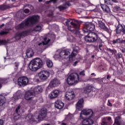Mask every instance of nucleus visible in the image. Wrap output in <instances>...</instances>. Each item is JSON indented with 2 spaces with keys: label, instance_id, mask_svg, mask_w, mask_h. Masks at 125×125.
Here are the masks:
<instances>
[{
  "label": "nucleus",
  "instance_id": "obj_37",
  "mask_svg": "<svg viewBox=\"0 0 125 125\" xmlns=\"http://www.w3.org/2000/svg\"><path fill=\"white\" fill-rule=\"evenodd\" d=\"M21 37H22L21 33H20V32H18L15 36V39H16V40H20V39H21Z\"/></svg>",
  "mask_w": 125,
  "mask_h": 125
},
{
  "label": "nucleus",
  "instance_id": "obj_56",
  "mask_svg": "<svg viewBox=\"0 0 125 125\" xmlns=\"http://www.w3.org/2000/svg\"><path fill=\"white\" fill-rule=\"evenodd\" d=\"M57 0H51L49 1V2H51V1H52L53 2V3H56V1Z\"/></svg>",
  "mask_w": 125,
  "mask_h": 125
},
{
  "label": "nucleus",
  "instance_id": "obj_18",
  "mask_svg": "<svg viewBox=\"0 0 125 125\" xmlns=\"http://www.w3.org/2000/svg\"><path fill=\"white\" fill-rule=\"evenodd\" d=\"M111 122H112V117H106L103 119L102 125H110Z\"/></svg>",
  "mask_w": 125,
  "mask_h": 125
},
{
  "label": "nucleus",
  "instance_id": "obj_52",
  "mask_svg": "<svg viewBox=\"0 0 125 125\" xmlns=\"http://www.w3.org/2000/svg\"><path fill=\"white\" fill-rule=\"evenodd\" d=\"M107 105H108V106H109L110 107H112L113 106V105L112 104L111 102H110V101L109 100H108Z\"/></svg>",
  "mask_w": 125,
  "mask_h": 125
},
{
  "label": "nucleus",
  "instance_id": "obj_60",
  "mask_svg": "<svg viewBox=\"0 0 125 125\" xmlns=\"http://www.w3.org/2000/svg\"><path fill=\"white\" fill-rule=\"evenodd\" d=\"M4 26V24L3 23L1 25H0V28H2V27H3Z\"/></svg>",
  "mask_w": 125,
  "mask_h": 125
},
{
  "label": "nucleus",
  "instance_id": "obj_9",
  "mask_svg": "<svg viewBox=\"0 0 125 125\" xmlns=\"http://www.w3.org/2000/svg\"><path fill=\"white\" fill-rule=\"evenodd\" d=\"M29 83V79L26 76L20 77L18 79V85L26 86Z\"/></svg>",
  "mask_w": 125,
  "mask_h": 125
},
{
  "label": "nucleus",
  "instance_id": "obj_49",
  "mask_svg": "<svg viewBox=\"0 0 125 125\" xmlns=\"http://www.w3.org/2000/svg\"><path fill=\"white\" fill-rule=\"evenodd\" d=\"M80 76H85V74H84V70H83L79 73Z\"/></svg>",
  "mask_w": 125,
  "mask_h": 125
},
{
  "label": "nucleus",
  "instance_id": "obj_34",
  "mask_svg": "<svg viewBox=\"0 0 125 125\" xmlns=\"http://www.w3.org/2000/svg\"><path fill=\"white\" fill-rule=\"evenodd\" d=\"M20 110H21V106L19 105L16 108V113L14 115H20Z\"/></svg>",
  "mask_w": 125,
  "mask_h": 125
},
{
  "label": "nucleus",
  "instance_id": "obj_46",
  "mask_svg": "<svg viewBox=\"0 0 125 125\" xmlns=\"http://www.w3.org/2000/svg\"><path fill=\"white\" fill-rule=\"evenodd\" d=\"M6 43V41L5 40H0V45H2Z\"/></svg>",
  "mask_w": 125,
  "mask_h": 125
},
{
  "label": "nucleus",
  "instance_id": "obj_20",
  "mask_svg": "<svg viewBox=\"0 0 125 125\" xmlns=\"http://www.w3.org/2000/svg\"><path fill=\"white\" fill-rule=\"evenodd\" d=\"M83 125H93V120L90 118H86L85 119H83L82 121Z\"/></svg>",
  "mask_w": 125,
  "mask_h": 125
},
{
  "label": "nucleus",
  "instance_id": "obj_8",
  "mask_svg": "<svg viewBox=\"0 0 125 125\" xmlns=\"http://www.w3.org/2000/svg\"><path fill=\"white\" fill-rule=\"evenodd\" d=\"M38 78L41 82H45L49 78V71L47 70H42L38 74Z\"/></svg>",
  "mask_w": 125,
  "mask_h": 125
},
{
  "label": "nucleus",
  "instance_id": "obj_58",
  "mask_svg": "<svg viewBox=\"0 0 125 125\" xmlns=\"http://www.w3.org/2000/svg\"><path fill=\"white\" fill-rule=\"evenodd\" d=\"M106 79H107V80H110V79H111V76L107 75L106 77Z\"/></svg>",
  "mask_w": 125,
  "mask_h": 125
},
{
  "label": "nucleus",
  "instance_id": "obj_23",
  "mask_svg": "<svg viewBox=\"0 0 125 125\" xmlns=\"http://www.w3.org/2000/svg\"><path fill=\"white\" fill-rule=\"evenodd\" d=\"M98 25L99 27H100L101 29H102L103 30H104V31H106V32H109V29L106 27V25H105V23L102 22V21H99Z\"/></svg>",
  "mask_w": 125,
  "mask_h": 125
},
{
  "label": "nucleus",
  "instance_id": "obj_61",
  "mask_svg": "<svg viewBox=\"0 0 125 125\" xmlns=\"http://www.w3.org/2000/svg\"><path fill=\"white\" fill-rule=\"evenodd\" d=\"M122 1L123 4L125 3V0H122Z\"/></svg>",
  "mask_w": 125,
  "mask_h": 125
},
{
  "label": "nucleus",
  "instance_id": "obj_33",
  "mask_svg": "<svg viewBox=\"0 0 125 125\" xmlns=\"http://www.w3.org/2000/svg\"><path fill=\"white\" fill-rule=\"evenodd\" d=\"M42 26L41 25H37L33 28V31L34 32H41L42 31Z\"/></svg>",
  "mask_w": 125,
  "mask_h": 125
},
{
  "label": "nucleus",
  "instance_id": "obj_16",
  "mask_svg": "<svg viewBox=\"0 0 125 125\" xmlns=\"http://www.w3.org/2000/svg\"><path fill=\"white\" fill-rule=\"evenodd\" d=\"M60 93V91L59 90H54L52 91L50 94L49 95V97L51 99H54V98H57L59 96Z\"/></svg>",
  "mask_w": 125,
  "mask_h": 125
},
{
  "label": "nucleus",
  "instance_id": "obj_27",
  "mask_svg": "<svg viewBox=\"0 0 125 125\" xmlns=\"http://www.w3.org/2000/svg\"><path fill=\"white\" fill-rule=\"evenodd\" d=\"M123 25L119 24L116 28V34H121L123 31Z\"/></svg>",
  "mask_w": 125,
  "mask_h": 125
},
{
  "label": "nucleus",
  "instance_id": "obj_7",
  "mask_svg": "<svg viewBox=\"0 0 125 125\" xmlns=\"http://www.w3.org/2000/svg\"><path fill=\"white\" fill-rule=\"evenodd\" d=\"M80 81V77L78 73H73L70 74L67 79L66 82L69 85H73L74 83H78Z\"/></svg>",
  "mask_w": 125,
  "mask_h": 125
},
{
  "label": "nucleus",
  "instance_id": "obj_59",
  "mask_svg": "<svg viewBox=\"0 0 125 125\" xmlns=\"http://www.w3.org/2000/svg\"><path fill=\"white\" fill-rule=\"evenodd\" d=\"M121 51L122 52H123V53H125V48H123V49H121Z\"/></svg>",
  "mask_w": 125,
  "mask_h": 125
},
{
  "label": "nucleus",
  "instance_id": "obj_32",
  "mask_svg": "<svg viewBox=\"0 0 125 125\" xmlns=\"http://www.w3.org/2000/svg\"><path fill=\"white\" fill-rule=\"evenodd\" d=\"M10 8L9 6L5 4H3L0 5V10H6V9H8Z\"/></svg>",
  "mask_w": 125,
  "mask_h": 125
},
{
  "label": "nucleus",
  "instance_id": "obj_5",
  "mask_svg": "<svg viewBox=\"0 0 125 125\" xmlns=\"http://www.w3.org/2000/svg\"><path fill=\"white\" fill-rule=\"evenodd\" d=\"M43 65H44V62H42V60L40 58H36L30 62L28 67L31 71L36 72L39 69L42 68Z\"/></svg>",
  "mask_w": 125,
  "mask_h": 125
},
{
  "label": "nucleus",
  "instance_id": "obj_4",
  "mask_svg": "<svg viewBox=\"0 0 125 125\" xmlns=\"http://www.w3.org/2000/svg\"><path fill=\"white\" fill-rule=\"evenodd\" d=\"M65 24L67 26L69 31H72V30L71 28V25H70V24H71L72 27L74 28V30H76V31L75 32V35L76 37H77V38H79V39H82L83 35H82L81 34V32L79 31V30L80 29V23H79L78 21H72L71 19L66 20Z\"/></svg>",
  "mask_w": 125,
  "mask_h": 125
},
{
  "label": "nucleus",
  "instance_id": "obj_45",
  "mask_svg": "<svg viewBox=\"0 0 125 125\" xmlns=\"http://www.w3.org/2000/svg\"><path fill=\"white\" fill-rule=\"evenodd\" d=\"M19 118H20V114L17 115H14V119L15 120V121L19 120Z\"/></svg>",
  "mask_w": 125,
  "mask_h": 125
},
{
  "label": "nucleus",
  "instance_id": "obj_55",
  "mask_svg": "<svg viewBox=\"0 0 125 125\" xmlns=\"http://www.w3.org/2000/svg\"><path fill=\"white\" fill-rule=\"evenodd\" d=\"M112 0V1L113 2H115V3H118V2H119V1H118V0Z\"/></svg>",
  "mask_w": 125,
  "mask_h": 125
},
{
  "label": "nucleus",
  "instance_id": "obj_11",
  "mask_svg": "<svg viewBox=\"0 0 125 125\" xmlns=\"http://www.w3.org/2000/svg\"><path fill=\"white\" fill-rule=\"evenodd\" d=\"M82 114L84 116H88L89 118H92L94 113L92 109L86 108L82 111Z\"/></svg>",
  "mask_w": 125,
  "mask_h": 125
},
{
  "label": "nucleus",
  "instance_id": "obj_6",
  "mask_svg": "<svg viewBox=\"0 0 125 125\" xmlns=\"http://www.w3.org/2000/svg\"><path fill=\"white\" fill-rule=\"evenodd\" d=\"M45 117H46V109L42 108L37 116H33L32 114H28L26 117V119L28 122H36V119L40 121L44 119Z\"/></svg>",
  "mask_w": 125,
  "mask_h": 125
},
{
  "label": "nucleus",
  "instance_id": "obj_19",
  "mask_svg": "<svg viewBox=\"0 0 125 125\" xmlns=\"http://www.w3.org/2000/svg\"><path fill=\"white\" fill-rule=\"evenodd\" d=\"M55 108H57V109L61 110V109H63V107H64V103L60 100H57L55 103Z\"/></svg>",
  "mask_w": 125,
  "mask_h": 125
},
{
  "label": "nucleus",
  "instance_id": "obj_64",
  "mask_svg": "<svg viewBox=\"0 0 125 125\" xmlns=\"http://www.w3.org/2000/svg\"><path fill=\"white\" fill-rule=\"evenodd\" d=\"M92 58H94V55L92 56Z\"/></svg>",
  "mask_w": 125,
  "mask_h": 125
},
{
  "label": "nucleus",
  "instance_id": "obj_28",
  "mask_svg": "<svg viewBox=\"0 0 125 125\" xmlns=\"http://www.w3.org/2000/svg\"><path fill=\"white\" fill-rule=\"evenodd\" d=\"M124 42L125 40H123L121 38H118L116 40H113L112 42L114 44H115V43H124Z\"/></svg>",
  "mask_w": 125,
  "mask_h": 125
},
{
  "label": "nucleus",
  "instance_id": "obj_1",
  "mask_svg": "<svg viewBox=\"0 0 125 125\" xmlns=\"http://www.w3.org/2000/svg\"><path fill=\"white\" fill-rule=\"evenodd\" d=\"M40 16L38 15H33L26 18V20L22 21L21 23L18 24L16 29L17 30H26L29 27H33L36 23L39 22Z\"/></svg>",
  "mask_w": 125,
  "mask_h": 125
},
{
  "label": "nucleus",
  "instance_id": "obj_54",
  "mask_svg": "<svg viewBox=\"0 0 125 125\" xmlns=\"http://www.w3.org/2000/svg\"><path fill=\"white\" fill-rule=\"evenodd\" d=\"M78 63H79V62L76 61V62H75L73 64V65L74 66H77V64H78Z\"/></svg>",
  "mask_w": 125,
  "mask_h": 125
},
{
  "label": "nucleus",
  "instance_id": "obj_44",
  "mask_svg": "<svg viewBox=\"0 0 125 125\" xmlns=\"http://www.w3.org/2000/svg\"><path fill=\"white\" fill-rule=\"evenodd\" d=\"M22 11L26 14H29V13H30V10L29 9H25L23 10Z\"/></svg>",
  "mask_w": 125,
  "mask_h": 125
},
{
  "label": "nucleus",
  "instance_id": "obj_22",
  "mask_svg": "<svg viewBox=\"0 0 125 125\" xmlns=\"http://www.w3.org/2000/svg\"><path fill=\"white\" fill-rule=\"evenodd\" d=\"M46 40L47 39L45 38L44 42H40L38 43V46H39V47H40L41 49H42L44 47V45H46V44H48V42H50V39H48L47 41Z\"/></svg>",
  "mask_w": 125,
  "mask_h": 125
},
{
  "label": "nucleus",
  "instance_id": "obj_24",
  "mask_svg": "<svg viewBox=\"0 0 125 125\" xmlns=\"http://www.w3.org/2000/svg\"><path fill=\"white\" fill-rule=\"evenodd\" d=\"M26 54L27 58H31L34 56V51L32 48H28L26 50Z\"/></svg>",
  "mask_w": 125,
  "mask_h": 125
},
{
  "label": "nucleus",
  "instance_id": "obj_36",
  "mask_svg": "<svg viewBox=\"0 0 125 125\" xmlns=\"http://www.w3.org/2000/svg\"><path fill=\"white\" fill-rule=\"evenodd\" d=\"M58 8L61 11H64L65 9H66L67 6H66V5H62L59 6Z\"/></svg>",
  "mask_w": 125,
  "mask_h": 125
},
{
  "label": "nucleus",
  "instance_id": "obj_14",
  "mask_svg": "<svg viewBox=\"0 0 125 125\" xmlns=\"http://www.w3.org/2000/svg\"><path fill=\"white\" fill-rule=\"evenodd\" d=\"M61 82L59 80L57 79H53L49 83V86L50 87H56L60 84Z\"/></svg>",
  "mask_w": 125,
  "mask_h": 125
},
{
  "label": "nucleus",
  "instance_id": "obj_57",
  "mask_svg": "<svg viewBox=\"0 0 125 125\" xmlns=\"http://www.w3.org/2000/svg\"><path fill=\"white\" fill-rule=\"evenodd\" d=\"M122 33H123V34H125V27H124V26L122 28Z\"/></svg>",
  "mask_w": 125,
  "mask_h": 125
},
{
  "label": "nucleus",
  "instance_id": "obj_30",
  "mask_svg": "<svg viewBox=\"0 0 125 125\" xmlns=\"http://www.w3.org/2000/svg\"><path fill=\"white\" fill-rule=\"evenodd\" d=\"M46 63L48 68H51V67L53 66V63L52 62V61L49 59L46 60Z\"/></svg>",
  "mask_w": 125,
  "mask_h": 125
},
{
  "label": "nucleus",
  "instance_id": "obj_53",
  "mask_svg": "<svg viewBox=\"0 0 125 125\" xmlns=\"http://www.w3.org/2000/svg\"><path fill=\"white\" fill-rule=\"evenodd\" d=\"M83 113H82V111L80 113V118L82 120H83Z\"/></svg>",
  "mask_w": 125,
  "mask_h": 125
},
{
  "label": "nucleus",
  "instance_id": "obj_17",
  "mask_svg": "<svg viewBox=\"0 0 125 125\" xmlns=\"http://www.w3.org/2000/svg\"><path fill=\"white\" fill-rule=\"evenodd\" d=\"M113 125H125V122L122 121V118L119 116L115 118V122Z\"/></svg>",
  "mask_w": 125,
  "mask_h": 125
},
{
  "label": "nucleus",
  "instance_id": "obj_25",
  "mask_svg": "<svg viewBox=\"0 0 125 125\" xmlns=\"http://www.w3.org/2000/svg\"><path fill=\"white\" fill-rule=\"evenodd\" d=\"M101 7L102 8L103 11L105 12L106 13H109L110 10L109 6L106 5V4H101Z\"/></svg>",
  "mask_w": 125,
  "mask_h": 125
},
{
  "label": "nucleus",
  "instance_id": "obj_10",
  "mask_svg": "<svg viewBox=\"0 0 125 125\" xmlns=\"http://www.w3.org/2000/svg\"><path fill=\"white\" fill-rule=\"evenodd\" d=\"M94 30H95V25L94 24L87 22L85 24L83 31L84 33H88L89 32H92V31H94Z\"/></svg>",
  "mask_w": 125,
  "mask_h": 125
},
{
  "label": "nucleus",
  "instance_id": "obj_43",
  "mask_svg": "<svg viewBox=\"0 0 125 125\" xmlns=\"http://www.w3.org/2000/svg\"><path fill=\"white\" fill-rule=\"evenodd\" d=\"M106 51H108V52H110L112 54H114L115 53V50L111 49L110 48H107Z\"/></svg>",
  "mask_w": 125,
  "mask_h": 125
},
{
  "label": "nucleus",
  "instance_id": "obj_3",
  "mask_svg": "<svg viewBox=\"0 0 125 125\" xmlns=\"http://www.w3.org/2000/svg\"><path fill=\"white\" fill-rule=\"evenodd\" d=\"M81 49L79 46H75L73 47V51L71 53L68 49L62 50L60 53V57L62 59H66V56L69 57V61H73V57H76ZM71 54V55H70Z\"/></svg>",
  "mask_w": 125,
  "mask_h": 125
},
{
  "label": "nucleus",
  "instance_id": "obj_48",
  "mask_svg": "<svg viewBox=\"0 0 125 125\" xmlns=\"http://www.w3.org/2000/svg\"><path fill=\"white\" fill-rule=\"evenodd\" d=\"M117 57L118 59H120V58H122V57H123V54H122V53H118L117 54Z\"/></svg>",
  "mask_w": 125,
  "mask_h": 125
},
{
  "label": "nucleus",
  "instance_id": "obj_2",
  "mask_svg": "<svg viewBox=\"0 0 125 125\" xmlns=\"http://www.w3.org/2000/svg\"><path fill=\"white\" fill-rule=\"evenodd\" d=\"M85 42H96L99 44V48L100 50H102L103 43L104 42L98 37V35L95 32H89L87 36L84 37Z\"/></svg>",
  "mask_w": 125,
  "mask_h": 125
},
{
  "label": "nucleus",
  "instance_id": "obj_51",
  "mask_svg": "<svg viewBox=\"0 0 125 125\" xmlns=\"http://www.w3.org/2000/svg\"><path fill=\"white\" fill-rule=\"evenodd\" d=\"M4 125V121L2 119H0V125Z\"/></svg>",
  "mask_w": 125,
  "mask_h": 125
},
{
  "label": "nucleus",
  "instance_id": "obj_39",
  "mask_svg": "<svg viewBox=\"0 0 125 125\" xmlns=\"http://www.w3.org/2000/svg\"><path fill=\"white\" fill-rule=\"evenodd\" d=\"M20 33L21 35V37H25L28 35V34L29 33V31L25 30L22 31V32H20Z\"/></svg>",
  "mask_w": 125,
  "mask_h": 125
},
{
  "label": "nucleus",
  "instance_id": "obj_26",
  "mask_svg": "<svg viewBox=\"0 0 125 125\" xmlns=\"http://www.w3.org/2000/svg\"><path fill=\"white\" fill-rule=\"evenodd\" d=\"M93 88V86L91 85H89L88 86H87L83 89V93H85V94H88V93H90V92L91 91V89Z\"/></svg>",
  "mask_w": 125,
  "mask_h": 125
},
{
  "label": "nucleus",
  "instance_id": "obj_40",
  "mask_svg": "<svg viewBox=\"0 0 125 125\" xmlns=\"http://www.w3.org/2000/svg\"><path fill=\"white\" fill-rule=\"evenodd\" d=\"M113 11H119V10H122V8L119 6H115L113 8Z\"/></svg>",
  "mask_w": 125,
  "mask_h": 125
},
{
  "label": "nucleus",
  "instance_id": "obj_62",
  "mask_svg": "<svg viewBox=\"0 0 125 125\" xmlns=\"http://www.w3.org/2000/svg\"><path fill=\"white\" fill-rule=\"evenodd\" d=\"M62 125H67L66 123H62Z\"/></svg>",
  "mask_w": 125,
  "mask_h": 125
},
{
  "label": "nucleus",
  "instance_id": "obj_63",
  "mask_svg": "<svg viewBox=\"0 0 125 125\" xmlns=\"http://www.w3.org/2000/svg\"><path fill=\"white\" fill-rule=\"evenodd\" d=\"M39 2H42V0H39Z\"/></svg>",
  "mask_w": 125,
  "mask_h": 125
},
{
  "label": "nucleus",
  "instance_id": "obj_31",
  "mask_svg": "<svg viewBox=\"0 0 125 125\" xmlns=\"http://www.w3.org/2000/svg\"><path fill=\"white\" fill-rule=\"evenodd\" d=\"M5 103V97L2 95H0V104L3 105Z\"/></svg>",
  "mask_w": 125,
  "mask_h": 125
},
{
  "label": "nucleus",
  "instance_id": "obj_21",
  "mask_svg": "<svg viewBox=\"0 0 125 125\" xmlns=\"http://www.w3.org/2000/svg\"><path fill=\"white\" fill-rule=\"evenodd\" d=\"M32 91V93H33V95H36V94H39V93H41L42 91V87L38 86L35 87L33 90H31Z\"/></svg>",
  "mask_w": 125,
  "mask_h": 125
},
{
  "label": "nucleus",
  "instance_id": "obj_42",
  "mask_svg": "<svg viewBox=\"0 0 125 125\" xmlns=\"http://www.w3.org/2000/svg\"><path fill=\"white\" fill-rule=\"evenodd\" d=\"M0 81L1 82V83H4V84H6V83H8V80H7V79H0Z\"/></svg>",
  "mask_w": 125,
  "mask_h": 125
},
{
  "label": "nucleus",
  "instance_id": "obj_29",
  "mask_svg": "<svg viewBox=\"0 0 125 125\" xmlns=\"http://www.w3.org/2000/svg\"><path fill=\"white\" fill-rule=\"evenodd\" d=\"M17 15L21 18V19H24L26 17V15L24 14L23 11H20L18 12Z\"/></svg>",
  "mask_w": 125,
  "mask_h": 125
},
{
  "label": "nucleus",
  "instance_id": "obj_47",
  "mask_svg": "<svg viewBox=\"0 0 125 125\" xmlns=\"http://www.w3.org/2000/svg\"><path fill=\"white\" fill-rule=\"evenodd\" d=\"M7 34H8V32H6V31H1V32H0V36H3L4 35H7Z\"/></svg>",
  "mask_w": 125,
  "mask_h": 125
},
{
  "label": "nucleus",
  "instance_id": "obj_41",
  "mask_svg": "<svg viewBox=\"0 0 125 125\" xmlns=\"http://www.w3.org/2000/svg\"><path fill=\"white\" fill-rule=\"evenodd\" d=\"M104 3L108 5H113V2L111 0H104Z\"/></svg>",
  "mask_w": 125,
  "mask_h": 125
},
{
  "label": "nucleus",
  "instance_id": "obj_38",
  "mask_svg": "<svg viewBox=\"0 0 125 125\" xmlns=\"http://www.w3.org/2000/svg\"><path fill=\"white\" fill-rule=\"evenodd\" d=\"M20 65V62H15L14 63V66L15 67V71H17L18 70Z\"/></svg>",
  "mask_w": 125,
  "mask_h": 125
},
{
  "label": "nucleus",
  "instance_id": "obj_15",
  "mask_svg": "<svg viewBox=\"0 0 125 125\" xmlns=\"http://www.w3.org/2000/svg\"><path fill=\"white\" fill-rule=\"evenodd\" d=\"M83 108V99H81L76 104V110L77 111H82Z\"/></svg>",
  "mask_w": 125,
  "mask_h": 125
},
{
  "label": "nucleus",
  "instance_id": "obj_50",
  "mask_svg": "<svg viewBox=\"0 0 125 125\" xmlns=\"http://www.w3.org/2000/svg\"><path fill=\"white\" fill-rule=\"evenodd\" d=\"M26 6H28V7H29V8H30L31 9V10H33L34 9V6H33V5H27Z\"/></svg>",
  "mask_w": 125,
  "mask_h": 125
},
{
  "label": "nucleus",
  "instance_id": "obj_35",
  "mask_svg": "<svg viewBox=\"0 0 125 125\" xmlns=\"http://www.w3.org/2000/svg\"><path fill=\"white\" fill-rule=\"evenodd\" d=\"M67 41L71 42H75V37L73 35H69L67 37Z\"/></svg>",
  "mask_w": 125,
  "mask_h": 125
},
{
  "label": "nucleus",
  "instance_id": "obj_12",
  "mask_svg": "<svg viewBox=\"0 0 125 125\" xmlns=\"http://www.w3.org/2000/svg\"><path fill=\"white\" fill-rule=\"evenodd\" d=\"M35 95L33 93L32 90L27 91L24 95V98L26 100H34L35 97H34Z\"/></svg>",
  "mask_w": 125,
  "mask_h": 125
},
{
  "label": "nucleus",
  "instance_id": "obj_13",
  "mask_svg": "<svg viewBox=\"0 0 125 125\" xmlns=\"http://www.w3.org/2000/svg\"><path fill=\"white\" fill-rule=\"evenodd\" d=\"M65 96L68 101H71V100H73L75 98V93H74V91H68L66 92Z\"/></svg>",
  "mask_w": 125,
  "mask_h": 125
}]
</instances>
